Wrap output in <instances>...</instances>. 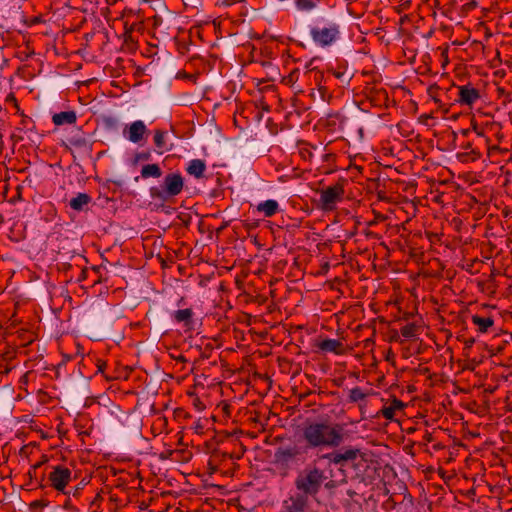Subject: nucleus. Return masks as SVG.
Instances as JSON below:
<instances>
[{
	"label": "nucleus",
	"instance_id": "obj_1",
	"mask_svg": "<svg viewBox=\"0 0 512 512\" xmlns=\"http://www.w3.org/2000/svg\"><path fill=\"white\" fill-rule=\"evenodd\" d=\"M302 437L309 448H337L343 440V427L329 421L311 422L304 425Z\"/></svg>",
	"mask_w": 512,
	"mask_h": 512
},
{
	"label": "nucleus",
	"instance_id": "obj_2",
	"mask_svg": "<svg viewBox=\"0 0 512 512\" xmlns=\"http://www.w3.org/2000/svg\"><path fill=\"white\" fill-rule=\"evenodd\" d=\"M327 479L325 472L315 465H307L295 478L294 485L300 494L316 496Z\"/></svg>",
	"mask_w": 512,
	"mask_h": 512
},
{
	"label": "nucleus",
	"instance_id": "obj_3",
	"mask_svg": "<svg viewBox=\"0 0 512 512\" xmlns=\"http://www.w3.org/2000/svg\"><path fill=\"white\" fill-rule=\"evenodd\" d=\"M184 187L183 177L179 173H169L164 177L161 187H151L149 190L152 199L167 202L179 195Z\"/></svg>",
	"mask_w": 512,
	"mask_h": 512
},
{
	"label": "nucleus",
	"instance_id": "obj_4",
	"mask_svg": "<svg viewBox=\"0 0 512 512\" xmlns=\"http://www.w3.org/2000/svg\"><path fill=\"white\" fill-rule=\"evenodd\" d=\"M362 452L359 448H346L333 450L330 453L322 455L320 458L328 461L329 464L345 466L349 462H354Z\"/></svg>",
	"mask_w": 512,
	"mask_h": 512
},
{
	"label": "nucleus",
	"instance_id": "obj_5",
	"mask_svg": "<svg viewBox=\"0 0 512 512\" xmlns=\"http://www.w3.org/2000/svg\"><path fill=\"white\" fill-rule=\"evenodd\" d=\"M344 189L341 184L329 186L320 191V207L324 211H332L335 209L337 202L343 199Z\"/></svg>",
	"mask_w": 512,
	"mask_h": 512
},
{
	"label": "nucleus",
	"instance_id": "obj_6",
	"mask_svg": "<svg viewBox=\"0 0 512 512\" xmlns=\"http://www.w3.org/2000/svg\"><path fill=\"white\" fill-rule=\"evenodd\" d=\"M71 474V470L67 467L61 465L53 467V470L48 475L50 486L63 493L71 481Z\"/></svg>",
	"mask_w": 512,
	"mask_h": 512
},
{
	"label": "nucleus",
	"instance_id": "obj_7",
	"mask_svg": "<svg viewBox=\"0 0 512 512\" xmlns=\"http://www.w3.org/2000/svg\"><path fill=\"white\" fill-rule=\"evenodd\" d=\"M338 35L339 28L335 24L330 27H325L322 29L313 28L311 30L312 39L322 46H328L332 44L337 39Z\"/></svg>",
	"mask_w": 512,
	"mask_h": 512
},
{
	"label": "nucleus",
	"instance_id": "obj_8",
	"mask_svg": "<svg viewBox=\"0 0 512 512\" xmlns=\"http://www.w3.org/2000/svg\"><path fill=\"white\" fill-rule=\"evenodd\" d=\"M123 132L131 142L138 143L143 140L148 130L143 121L137 120L126 126Z\"/></svg>",
	"mask_w": 512,
	"mask_h": 512
},
{
	"label": "nucleus",
	"instance_id": "obj_9",
	"mask_svg": "<svg viewBox=\"0 0 512 512\" xmlns=\"http://www.w3.org/2000/svg\"><path fill=\"white\" fill-rule=\"evenodd\" d=\"M307 504L308 498L305 495H292L283 503L284 512H304Z\"/></svg>",
	"mask_w": 512,
	"mask_h": 512
},
{
	"label": "nucleus",
	"instance_id": "obj_10",
	"mask_svg": "<svg viewBox=\"0 0 512 512\" xmlns=\"http://www.w3.org/2000/svg\"><path fill=\"white\" fill-rule=\"evenodd\" d=\"M480 98L478 89L470 85L459 87L458 102L462 105L472 106Z\"/></svg>",
	"mask_w": 512,
	"mask_h": 512
},
{
	"label": "nucleus",
	"instance_id": "obj_11",
	"mask_svg": "<svg viewBox=\"0 0 512 512\" xmlns=\"http://www.w3.org/2000/svg\"><path fill=\"white\" fill-rule=\"evenodd\" d=\"M315 347L320 349L323 352H330L334 353L336 355H341L345 351L344 344L337 339H323L320 341H317L314 344Z\"/></svg>",
	"mask_w": 512,
	"mask_h": 512
},
{
	"label": "nucleus",
	"instance_id": "obj_12",
	"mask_svg": "<svg viewBox=\"0 0 512 512\" xmlns=\"http://www.w3.org/2000/svg\"><path fill=\"white\" fill-rule=\"evenodd\" d=\"M301 454V448L298 446L288 447L284 449H278L275 456L279 462L288 463L294 458H297Z\"/></svg>",
	"mask_w": 512,
	"mask_h": 512
},
{
	"label": "nucleus",
	"instance_id": "obj_13",
	"mask_svg": "<svg viewBox=\"0 0 512 512\" xmlns=\"http://www.w3.org/2000/svg\"><path fill=\"white\" fill-rule=\"evenodd\" d=\"M76 120L77 116L74 111H63L54 114L52 117L53 123L57 126H61L64 124H74Z\"/></svg>",
	"mask_w": 512,
	"mask_h": 512
},
{
	"label": "nucleus",
	"instance_id": "obj_14",
	"mask_svg": "<svg viewBox=\"0 0 512 512\" xmlns=\"http://www.w3.org/2000/svg\"><path fill=\"white\" fill-rule=\"evenodd\" d=\"M279 210V204L276 200H266L257 205V211L264 214L265 217L274 216Z\"/></svg>",
	"mask_w": 512,
	"mask_h": 512
},
{
	"label": "nucleus",
	"instance_id": "obj_15",
	"mask_svg": "<svg viewBox=\"0 0 512 512\" xmlns=\"http://www.w3.org/2000/svg\"><path fill=\"white\" fill-rule=\"evenodd\" d=\"M206 170V164L203 160L193 159L189 162L186 171L188 174L195 176L196 178H202Z\"/></svg>",
	"mask_w": 512,
	"mask_h": 512
},
{
	"label": "nucleus",
	"instance_id": "obj_16",
	"mask_svg": "<svg viewBox=\"0 0 512 512\" xmlns=\"http://www.w3.org/2000/svg\"><path fill=\"white\" fill-rule=\"evenodd\" d=\"M92 201V198L87 193H78L76 197L70 200V207L75 211H82Z\"/></svg>",
	"mask_w": 512,
	"mask_h": 512
},
{
	"label": "nucleus",
	"instance_id": "obj_17",
	"mask_svg": "<svg viewBox=\"0 0 512 512\" xmlns=\"http://www.w3.org/2000/svg\"><path fill=\"white\" fill-rule=\"evenodd\" d=\"M193 311L190 308L177 310L173 314V318L178 323H183L185 327L191 328L193 322Z\"/></svg>",
	"mask_w": 512,
	"mask_h": 512
},
{
	"label": "nucleus",
	"instance_id": "obj_18",
	"mask_svg": "<svg viewBox=\"0 0 512 512\" xmlns=\"http://www.w3.org/2000/svg\"><path fill=\"white\" fill-rule=\"evenodd\" d=\"M471 321L478 327V332L480 333H486L494 325V320L491 317L473 315Z\"/></svg>",
	"mask_w": 512,
	"mask_h": 512
},
{
	"label": "nucleus",
	"instance_id": "obj_19",
	"mask_svg": "<svg viewBox=\"0 0 512 512\" xmlns=\"http://www.w3.org/2000/svg\"><path fill=\"white\" fill-rule=\"evenodd\" d=\"M404 407H405V404L402 401H400V400L395 398V399L392 400V402L390 403L389 406L384 407L382 409V415L386 419L392 420L394 418V416H395L396 411H398V410L400 411Z\"/></svg>",
	"mask_w": 512,
	"mask_h": 512
},
{
	"label": "nucleus",
	"instance_id": "obj_20",
	"mask_svg": "<svg viewBox=\"0 0 512 512\" xmlns=\"http://www.w3.org/2000/svg\"><path fill=\"white\" fill-rule=\"evenodd\" d=\"M162 175V170L158 164H147L141 169V176L143 178H159Z\"/></svg>",
	"mask_w": 512,
	"mask_h": 512
},
{
	"label": "nucleus",
	"instance_id": "obj_21",
	"mask_svg": "<svg viewBox=\"0 0 512 512\" xmlns=\"http://www.w3.org/2000/svg\"><path fill=\"white\" fill-rule=\"evenodd\" d=\"M420 330L416 323H409L401 328V334L405 338H415Z\"/></svg>",
	"mask_w": 512,
	"mask_h": 512
},
{
	"label": "nucleus",
	"instance_id": "obj_22",
	"mask_svg": "<svg viewBox=\"0 0 512 512\" xmlns=\"http://www.w3.org/2000/svg\"><path fill=\"white\" fill-rule=\"evenodd\" d=\"M295 6L299 11H311L316 7L313 0H295Z\"/></svg>",
	"mask_w": 512,
	"mask_h": 512
},
{
	"label": "nucleus",
	"instance_id": "obj_23",
	"mask_svg": "<svg viewBox=\"0 0 512 512\" xmlns=\"http://www.w3.org/2000/svg\"><path fill=\"white\" fill-rule=\"evenodd\" d=\"M16 357V350L10 346H7L6 350L1 354L0 361L9 364Z\"/></svg>",
	"mask_w": 512,
	"mask_h": 512
},
{
	"label": "nucleus",
	"instance_id": "obj_24",
	"mask_svg": "<svg viewBox=\"0 0 512 512\" xmlns=\"http://www.w3.org/2000/svg\"><path fill=\"white\" fill-rule=\"evenodd\" d=\"M365 397H366L365 393L359 387H355L350 390L349 399L351 402H357V401L363 400Z\"/></svg>",
	"mask_w": 512,
	"mask_h": 512
},
{
	"label": "nucleus",
	"instance_id": "obj_25",
	"mask_svg": "<svg viewBox=\"0 0 512 512\" xmlns=\"http://www.w3.org/2000/svg\"><path fill=\"white\" fill-rule=\"evenodd\" d=\"M165 132L162 130H156L154 134V143L157 148L161 149L165 146Z\"/></svg>",
	"mask_w": 512,
	"mask_h": 512
},
{
	"label": "nucleus",
	"instance_id": "obj_26",
	"mask_svg": "<svg viewBox=\"0 0 512 512\" xmlns=\"http://www.w3.org/2000/svg\"><path fill=\"white\" fill-rule=\"evenodd\" d=\"M70 143L77 148H86L89 146V142L85 137H73Z\"/></svg>",
	"mask_w": 512,
	"mask_h": 512
},
{
	"label": "nucleus",
	"instance_id": "obj_27",
	"mask_svg": "<svg viewBox=\"0 0 512 512\" xmlns=\"http://www.w3.org/2000/svg\"><path fill=\"white\" fill-rule=\"evenodd\" d=\"M82 489H83V487H82V483H80V484H78L77 486L72 487V488H70V489H69V490H67V491L65 490V491L63 492V494H64L65 496H69V497H71V498H78Z\"/></svg>",
	"mask_w": 512,
	"mask_h": 512
},
{
	"label": "nucleus",
	"instance_id": "obj_28",
	"mask_svg": "<svg viewBox=\"0 0 512 512\" xmlns=\"http://www.w3.org/2000/svg\"><path fill=\"white\" fill-rule=\"evenodd\" d=\"M73 498L67 496L63 502L62 508L69 512H78L79 509L73 504Z\"/></svg>",
	"mask_w": 512,
	"mask_h": 512
},
{
	"label": "nucleus",
	"instance_id": "obj_29",
	"mask_svg": "<svg viewBox=\"0 0 512 512\" xmlns=\"http://www.w3.org/2000/svg\"><path fill=\"white\" fill-rule=\"evenodd\" d=\"M463 149L465 150H470L469 153H467V155H471L472 156V159L473 160H477L478 158H480L481 156V153L472 149V144L471 143H466L462 146ZM462 156H466V154H463Z\"/></svg>",
	"mask_w": 512,
	"mask_h": 512
},
{
	"label": "nucleus",
	"instance_id": "obj_30",
	"mask_svg": "<svg viewBox=\"0 0 512 512\" xmlns=\"http://www.w3.org/2000/svg\"><path fill=\"white\" fill-rule=\"evenodd\" d=\"M439 90V87L436 86V85H431L429 88H428V94L430 95V97L435 101V102H438V99L436 98V93L437 91Z\"/></svg>",
	"mask_w": 512,
	"mask_h": 512
},
{
	"label": "nucleus",
	"instance_id": "obj_31",
	"mask_svg": "<svg viewBox=\"0 0 512 512\" xmlns=\"http://www.w3.org/2000/svg\"><path fill=\"white\" fill-rule=\"evenodd\" d=\"M13 367L9 366V364L3 363L0 361V375L8 374Z\"/></svg>",
	"mask_w": 512,
	"mask_h": 512
},
{
	"label": "nucleus",
	"instance_id": "obj_32",
	"mask_svg": "<svg viewBox=\"0 0 512 512\" xmlns=\"http://www.w3.org/2000/svg\"><path fill=\"white\" fill-rule=\"evenodd\" d=\"M319 97L322 101H325V95L327 93V89L324 86H320L318 89Z\"/></svg>",
	"mask_w": 512,
	"mask_h": 512
},
{
	"label": "nucleus",
	"instance_id": "obj_33",
	"mask_svg": "<svg viewBox=\"0 0 512 512\" xmlns=\"http://www.w3.org/2000/svg\"><path fill=\"white\" fill-rule=\"evenodd\" d=\"M150 158V153L149 152H145V153H139L136 155V159L137 160H148Z\"/></svg>",
	"mask_w": 512,
	"mask_h": 512
},
{
	"label": "nucleus",
	"instance_id": "obj_34",
	"mask_svg": "<svg viewBox=\"0 0 512 512\" xmlns=\"http://www.w3.org/2000/svg\"><path fill=\"white\" fill-rule=\"evenodd\" d=\"M474 343H475V339L474 338H468V339L465 340L466 348H471Z\"/></svg>",
	"mask_w": 512,
	"mask_h": 512
},
{
	"label": "nucleus",
	"instance_id": "obj_35",
	"mask_svg": "<svg viewBox=\"0 0 512 512\" xmlns=\"http://www.w3.org/2000/svg\"><path fill=\"white\" fill-rule=\"evenodd\" d=\"M46 461H47V459H46V458H44V460H43V461H40V462L36 463L35 465H33V466H32V470H33L34 472H36V470H37L39 467H41V466H42V464H43V463H45Z\"/></svg>",
	"mask_w": 512,
	"mask_h": 512
},
{
	"label": "nucleus",
	"instance_id": "obj_36",
	"mask_svg": "<svg viewBox=\"0 0 512 512\" xmlns=\"http://www.w3.org/2000/svg\"><path fill=\"white\" fill-rule=\"evenodd\" d=\"M97 367L99 372H103L104 368L106 367V363L104 361H99Z\"/></svg>",
	"mask_w": 512,
	"mask_h": 512
},
{
	"label": "nucleus",
	"instance_id": "obj_37",
	"mask_svg": "<svg viewBox=\"0 0 512 512\" xmlns=\"http://www.w3.org/2000/svg\"><path fill=\"white\" fill-rule=\"evenodd\" d=\"M33 506H41V507H44V506H47V503L44 502L43 500H38V501H35L33 502L32 504Z\"/></svg>",
	"mask_w": 512,
	"mask_h": 512
},
{
	"label": "nucleus",
	"instance_id": "obj_38",
	"mask_svg": "<svg viewBox=\"0 0 512 512\" xmlns=\"http://www.w3.org/2000/svg\"><path fill=\"white\" fill-rule=\"evenodd\" d=\"M7 100L13 101L15 103V106H17V101L12 94L8 96Z\"/></svg>",
	"mask_w": 512,
	"mask_h": 512
},
{
	"label": "nucleus",
	"instance_id": "obj_39",
	"mask_svg": "<svg viewBox=\"0 0 512 512\" xmlns=\"http://www.w3.org/2000/svg\"><path fill=\"white\" fill-rule=\"evenodd\" d=\"M473 130H474V131H475L479 136H482V135H483V133H482L481 131H478V130H477V125H476V124H474V125H473Z\"/></svg>",
	"mask_w": 512,
	"mask_h": 512
},
{
	"label": "nucleus",
	"instance_id": "obj_40",
	"mask_svg": "<svg viewBox=\"0 0 512 512\" xmlns=\"http://www.w3.org/2000/svg\"><path fill=\"white\" fill-rule=\"evenodd\" d=\"M428 118H430V115H422L420 117V120H422V123H425V120L428 119Z\"/></svg>",
	"mask_w": 512,
	"mask_h": 512
},
{
	"label": "nucleus",
	"instance_id": "obj_41",
	"mask_svg": "<svg viewBox=\"0 0 512 512\" xmlns=\"http://www.w3.org/2000/svg\"><path fill=\"white\" fill-rule=\"evenodd\" d=\"M428 118H430V115H422L420 117V120H422V123H425V120L428 119Z\"/></svg>",
	"mask_w": 512,
	"mask_h": 512
},
{
	"label": "nucleus",
	"instance_id": "obj_42",
	"mask_svg": "<svg viewBox=\"0 0 512 512\" xmlns=\"http://www.w3.org/2000/svg\"><path fill=\"white\" fill-rule=\"evenodd\" d=\"M325 486H326V488H332V487H334V481H330V482L326 483V485H325Z\"/></svg>",
	"mask_w": 512,
	"mask_h": 512
},
{
	"label": "nucleus",
	"instance_id": "obj_43",
	"mask_svg": "<svg viewBox=\"0 0 512 512\" xmlns=\"http://www.w3.org/2000/svg\"><path fill=\"white\" fill-rule=\"evenodd\" d=\"M177 360H178V361H181V362H185V361H186V359L184 358V356H179V357L177 358Z\"/></svg>",
	"mask_w": 512,
	"mask_h": 512
},
{
	"label": "nucleus",
	"instance_id": "obj_44",
	"mask_svg": "<svg viewBox=\"0 0 512 512\" xmlns=\"http://www.w3.org/2000/svg\"><path fill=\"white\" fill-rule=\"evenodd\" d=\"M4 222V217L2 214H0V225Z\"/></svg>",
	"mask_w": 512,
	"mask_h": 512
},
{
	"label": "nucleus",
	"instance_id": "obj_45",
	"mask_svg": "<svg viewBox=\"0 0 512 512\" xmlns=\"http://www.w3.org/2000/svg\"><path fill=\"white\" fill-rule=\"evenodd\" d=\"M333 75H335L337 78L340 77V73L339 72H333Z\"/></svg>",
	"mask_w": 512,
	"mask_h": 512
},
{
	"label": "nucleus",
	"instance_id": "obj_46",
	"mask_svg": "<svg viewBox=\"0 0 512 512\" xmlns=\"http://www.w3.org/2000/svg\"><path fill=\"white\" fill-rule=\"evenodd\" d=\"M311 97H312L313 99H315V98L317 97V94H315L314 92H312V93H311Z\"/></svg>",
	"mask_w": 512,
	"mask_h": 512
},
{
	"label": "nucleus",
	"instance_id": "obj_47",
	"mask_svg": "<svg viewBox=\"0 0 512 512\" xmlns=\"http://www.w3.org/2000/svg\"><path fill=\"white\" fill-rule=\"evenodd\" d=\"M462 133L463 135H467L469 133V130H463Z\"/></svg>",
	"mask_w": 512,
	"mask_h": 512
},
{
	"label": "nucleus",
	"instance_id": "obj_48",
	"mask_svg": "<svg viewBox=\"0 0 512 512\" xmlns=\"http://www.w3.org/2000/svg\"><path fill=\"white\" fill-rule=\"evenodd\" d=\"M29 475L34 476V473H32V471L30 470Z\"/></svg>",
	"mask_w": 512,
	"mask_h": 512
},
{
	"label": "nucleus",
	"instance_id": "obj_49",
	"mask_svg": "<svg viewBox=\"0 0 512 512\" xmlns=\"http://www.w3.org/2000/svg\"><path fill=\"white\" fill-rule=\"evenodd\" d=\"M29 475L34 476V473H32V471L30 470Z\"/></svg>",
	"mask_w": 512,
	"mask_h": 512
}]
</instances>
